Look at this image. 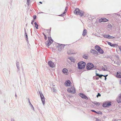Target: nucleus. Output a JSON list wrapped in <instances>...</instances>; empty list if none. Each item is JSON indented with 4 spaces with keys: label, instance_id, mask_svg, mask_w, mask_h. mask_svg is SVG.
<instances>
[{
    "label": "nucleus",
    "instance_id": "obj_1",
    "mask_svg": "<svg viewBox=\"0 0 121 121\" xmlns=\"http://www.w3.org/2000/svg\"><path fill=\"white\" fill-rule=\"evenodd\" d=\"M86 68L88 70H91L92 69H96V67L94 66L93 64L91 63H88L86 65Z\"/></svg>",
    "mask_w": 121,
    "mask_h": 121
},
{
    "label": "nucleus",
    "instance_id": "obj_2",
    "mask_svg": "<svg viewBox=\"0 0 121 121\" xmlns=\"http://www.w3.org/2000/svg\"><path fill=\"white\" fill-rule=\"evenodd\" d=\"M78 69H82L85 68L86 65V63L83 61L79 62L78 64Z\"/></svg>",
    "mask_w": 121,
    "mask_h": 121
},
{
    "label": "nucleus",
    "instance_id": "obj_3",
    "mask_svg": "<svg viewBox=\"0 0 121 121\" xmlns=\"http://www.w3.org/2000/svg\"><path fill=\"white\" fill-rule=\"evenodd\" d=\"M39 91L42 103L44 106L45 104V98L43 94L42 93L41 91Z\"/></svg>",
    "mask_w": 121,
    "mask_h": 121
},
{
    "label": "nucleus",
    "instance_id": "obj_4",
    "mask_svg": "<svg viewBox=\"0 0 121 121\" xmlns=\"http://www.w3.org/2000/svg\"><path fill=\"white\" fill-rule=\"evenodd\" d=\"M111 105V103L110 102H108L104 103L102 105L103 107L106 108L109 107Z\"/></svg>",
    "mask_w": 121,
    "mask_h": 121
},
{
    "label": "nucleus",
    "instance_id": "obj_5",
    "mask_svg": "<svg viewBox=\"0 0 121 121\" xmlns=\"http://www.w3.org/2000/svg\"><path fill=\"white\" fill-rule=\"evenodd\" d=\"M82 98L88 99V98L84 94L82 93H80L78 94Z\"/></svg>",
    "mask_w": 121,
    "mask_h": 121
},
{
    "label": "nucleus",
    "instance_id": "obj_6",
    "mask_svg": "<svg viewBox=\"0 0 121 121\" xmlns=\"http://www.w3.org/2000/svg\"><path fill=\"white\" fill-rule=\"evenodd\" d=\"M48 64L50 67L52 68H53L54 66V63L51 60H50L48 61Z\"/></svg>",
    "mask_w": 121,
    "mask_h": 121
},
{
    "label": "nucleus",
    "instance_id": "obj_7",
    "mask_svg": "<svg viewBox=\"0 0 121 121\" xmlns=\"http://www.w3.org/2000/svg\"><path fill=\"white\" fill-rule=\"evenodd\" d=\"M107 42L108 45L112 47H115L116 46H118L117 44H112L111 43L108 41Z\"/></svg>",
    "mask_w": 121,
    "mask_h": 121
},
{
    "label": "nucleus",
    "instance_id": "obj_8",
    "mask_svg": "<svg viewBox=\"0 0 121 121\" xmlns=\"http://www.w3.org/2000/svg\"><path fill=\"white\" fill-rule=\"evenodd\" d=\"M90 52L93 54H94V55L95 56H97L98 54V52L95 50L94 49H91V50Z\"/></svg>",
    "mask_w": 121,
    "mask_h": 121
},
{
    "label": "nucleus",
    "instance_id": "obj_9",
    "mask_svg": "<svg viewBox=\"0 0 121 121\" xmlns=\"http://www.w3.org/2000/svg\"><path fill=\"white\" fill-rule=\"evenodd\" d=\"M117 101L118 103H121V93L119 95L118 98L117 99Z\"/></svg>",
    "mask_w": 121,
    "mask_h": 121
},
{
    "label": "nucleus",
    "instance_id": "obj_10",
    "mask_svg": "<svg viewBox=\"0 0 121 121\" xmlns=\"http://www.w3.org/2000/svg\"><path fill=\"white\" fill-rule=\"evenodd\" d=\"M71 83L70 81L68 80L67 81H66L65 83V85L66 86H69L70 85V84Z\"/></svg>",
    "mask_w": 121,
    "mask_h": 121
},
{
    "label": "nucleus",
    "instance_id": "obj_11",
    "mask_svg": "<svg viewBox=\"0 0 121 121\" xmlns=\"http://www.w3.org/2000/svg\"><path fill=\"white\" fill-rule=\"evenodd\" d=\"M79 9L78 8H76L74 11V13L76 15H78L80 11Z\"/></svg>",
    "mask_w": 121,
    "mask_h": 121
},
{
    "label": "nucleus",
    "instance_id": "obj_12",
    "mask_svg": "<svg viewBox=\"0 0 121 121\" xmlns=\"http://www.w3.org/2000/svg\"><path fill=\"white\" fill-rule=\"evenodd\" d=\"M62 71L63 73L66 74H67L68 72V69L66 68L63 69L62 70Z\"/></svg>",
    "mask_w": 121,
    "mask_h": 121
},
{
    "label": "nucleus",
    "instance_id": "obj_13",
    "mask_svg": "<svg viewBox=\"0 0 121 121\" xmlns=\"http://www.w3.org/2000/svg\"><path fill=\"white\" fill-rule=\"evenodd\" d=\"M53 42L50 40L47 41L46 43V45L48 46H49Z\"/></svg>",
    "mask_w": 121,
    "mask_h": 121
},
{
    "label": "nucleus",
    "instance_id": "obj_14",
    "mask_svg": "<svg viewBox=\"0 0 121 121\" xmlns=\"http://www.w3.org/2000/svg\"><path fill=\"white\" fill-rule=\"evenodd\" d=\"M58 45L57 47L58 48H60V49H62V48H63L65 45L64 44H60L59 43H57Z\"/></svg>",
    "mask_w": 121,
    "mask_h": 121
},
{
    "label": "nucleus",
    "instance_id": "obj_15",
    "mask_svg": "<svg viewBox=\"0 0 121 121\" xmlns=\"http://www.w3.org/2000/svg\"><path fill=\"white\" fill-rule=\"evenodd\" d=\"M67 53L68 54H74L75 53L73 52V50L70 49L67 51Z\"/></svg>",
    "mask_w": 121,
    "mask_h": 121
},
{
    "label": "nucleus",
    "instance_id": "obj_16",
    "mask_svg": "<svg viewBox=\"0 0 121 121\" xmlns=\"http://www.w3.org/2000/svg\"><path fill=\"white\" fill-rule=\"evenodd\" d=\"M67 91H76L74 88L72 86L70 88H69L67 90Z\"/></svg>",
    "mask_w": 121,
    "mask_h": 121
},
{
    "label": "nucleus",
    "instance_id": "obj_17",
    "mask_svg": "<svg viewBox=\"0 0 121 121\" xmlns=\"http://www.w3.org/2000/svg\"><path fill=\"white\" fill-rule=\"evenodd\" d=\"M117 77L118 78H121V73L118 72L117 73Z\"/></svg>",
    "mask_w": 121,
    "mask_h": 121
},
{
    "label": "nucleus",
    "instance_id": "obj_18",
    "mask_svg": "<svg viewBox=\"0 0 121 121\" xmlns=\"http://www.w3.org/2000/svg\"><path fill=\"white\" fill-rule=\"evenodd\" d=\"M107 68V66L106 65H104L103 66L102 69V70L104 71H105L106 70Z\"/></svg>",
    "mask_w": 121,
    "mask_h": 121
},
{
    "label": "nucleus",
    "instance_id": "obj_19",
    "mask_svg": "<svg viewBox=\"0 0 121 121\" xmlns=\"http://www.w3.org/2000/svg\"><path fill=\"white\" fill-rule=\"evenodd\" d=\"M84 13V12L83 11L80 10L78 15H79L81 17H82Z\"/></svg>",
    "mask_w": 121,
    "mask_h": 121
},
{
    "label": "nucleus",
    "instance_id": "obj_20",
    "mask_svg": "<svg viewBox=\"0 0 121 121\" xmlns=\"http://www.w3.org/2000/svg\"><path fill=\"white\" fill-rule=\"evenodd\" d=\"M98 52L101 54H102L104 53V51L103 50L100 48V49L98 51Z\"/></svg>",
    "mask_w": 121,
    "mask_h": 121
},
{
    "label": "nucleus",
    "instance_id": "obj_21",
    "mask_svg": "<svg viewBox=\"0 0 121 121\" xmlns=\"http://www.w3.org/2000/svg\"><path fill=\"white\" fill-rule=\"evenodd\" d=\"M95 49L98 51L99 49H100V47L98 45H96L95 47Z\"/></svg>",
    "mask_w": 121,
    "mask_h": 121
},
{
    "label": "nucleus",
    "instance_id": "obj_22",
    "mask_svg": "<svg viewBox=\"0 0 121 121\" xmlns=\"http://www.w3.org/2000/svg\"><path fill=\"white\" fill-rule=\"evenodd\" d=\"M88 55L87 54H84L83 55L82 57L86 59H87L88 58Z\"/></svg>",
    "mask_w": 121,
    "mask_h": 121
},
{
    "label": "nucleus",
    "instance_id": "obj_23",
    "mask_svg": "<svg viewBox=\"0 0 121 121\" xmlns=\"http://www.w3.org/2000/svg\"><path fill=\"white\" fill-rule=\"evenodd\" d=\"M25 35L26 37V40L27 41V42L28 43V37L27 35L26 32H25Z\"/></svg>",
    "mask_w": 121,
    "mask_h": 121
},
{
    "label": "nucleus",
    "instance_id": "obj_24",
    "mask_svg": "<svg viewBox=\"0 0 121 121\" xmlns=\"http://www.w3.org/2000/svg\"><path fill=\"white\" fill-rule=\"evenodd\" d=\"M87 32V30L86 29H84L83 31V32L82 35L83 36H84L86 35V33Z\"/></svg>",
    "mask_w": 121,
    "mask_h": 121
},
{
    "label": "nucleus",
    "instance_id": "obj_25",
    "mask_svg": "<svg viewBox=\"0 0 121 121\" xmlns=\"http://www.w3.org/2000/svg\"><path fill=\"white\" fill-rule=\"evenodd\" d=\"M69 59L70 60L71 62H74V58L71 57H70L69 58Z\"/></svg>",
    "mask_w": 121,
    "mask_h": 121
},
{
    "label": "nucleus",
    "instance_id": "obj_26",
    "mask_svg": "<svg viewBox=\"0 0 121 121\" xmlns=\"http://www.w3.org/2000/svg\"><path fill=\"white\" fill-rule=\"evenodd\" d=\"M34 24L35 25V27H36V29H38V27L39 26L36 22H34Z\"/></svg>",
    "mask_w": 121,
    "mask_h": 121
},
{
    "label": "nucleus",
    "instance_id": "obj_27",
    "mask_svg": "<svg viewBox=\"0 0 121 121\" xmlns=\"http://www.w3.org/2000/svg\"><path fill=\"white\" fill-rule=\"evenodd\" d=\"M109 35L105 34L103 35V36L104 38L108 39Z\"/></svg>",
    "mask_w": 121,
    "mask_h": 121
},
{
    "label": "nucleus",
    "instance_id": "obj_28",
    "mask_svg": "<svg viewBox=\"0 0 121 121\" xmlns=\"http://www.w3.org/2000/svg\"><path fill=\"white\" fill-rule=\"evenodd\" d=\"M30 104V105L31 107V109H33V110L34 111H35L34 108L33 106V105L31 104V103L30 102L29 103Z\"/></svg>",
    "mask_w": 121,
    "mask_h": 121
},
{
    "label": "nucleus",
    "instance_id": "obj_29",
    "mask_svg": "<svg viewBox=\"0 0 121 121\" xmlns=\"http://www.w3.org/2000/svg\"><path fill=\"white\" fill-rule=\"evenodd\" d=\"M93 103L95 105H96L98 106H99L100 104V103H99L97 102L96 101H94V102H93Z\"/></svg>",
    "mask_w": 121,
    "mask_h": 121
},
{
    "label": "nucleus",
    "instance_id": "obj_30",
    "mask_svg": "<svg viewBox=\"0 0 121 121\" xmlns=\"http://www.w3.org/2000/svg\"><path fill=\"white\" fill-rule=\"evenodd\" d=\"M108 37V39H113L114 38H115V37L112 36H110V35H109Z\"/></svg>",
    "mask_w": 121,
    "mask_h": 121
},
{
    "label": "nucleus",
    "instance_id": "obj_31",
    "mask_svg": "<svg viewBox=\"0 0 121 121\" xmlns=\"http://www.w3.org/2000/svg\"><path fill=\"white\" fill-rule=\"evenodd\" d=\"M47 30V31L48 32V34L50 36L51 28H50V29H48V30Z\"/></svg>",
    "mask_w": 121,
    "mask_h": 121
},
{
    "label": "nucleus",
    "instance_id": "obj_32",
    "mask_svg": "<svg viewBox=\"0 0 121 121\" xmlns=\"http://www.w3.org/2000/svg\"><path fill=\"white\" fill-rule=\"evenodd\" d=\"M103 21H104L103 18H101L99 20V22H103Z\"/></svg>",
    "mask_w": 121,
    "mask_h": 121
},
{
    "label": "nucleus",
    "instance_id": "obj_33",
    "mask_svg": "<svg viewBox=\"0 0 121 121\" xmlns=\"http://www.w3.org/2000/svg\"><path fill=\"white\" fill-rule=\"evenodd\" d=\"M48 40H50L51 41H53V40L52 39L51 37H48Z\"/></svg>",
    "mask_w": 121,
    "mask_h": 121
},
{
    "label": "nucleus",
    "instance_id": "obj_34",
    "mask_svg": "<svg viewBox=\"0 0 121 121\" xmlns=\"http://www.w3.org/2000/svg\"><path fill=\"white\" fill-rule=\"evenodd\" d=\"M27 0V1L26 4L29 6L30 3V0Z\"/></svg>",
    "mask_w": 121,
    "mask_h": 121
},
{
    "label": "nucleus",
    "instance_id": "obj_35",
    "mask_svg": "<svg viewBox=\"0 0 121 121\" xmlns=\"http://www.w3.org/2000/svg\"><path fill=\"white\" fill-rule=\"evenodd\" d=\"M65 13H65V12H64V13H62V14L60 15H59V16H60L63 17L65 16Z\"/></svg>",
    "mask_w": 121,
    "mask_h": 121
},
{
    "label": "nucleus",
    "instance_id": "obj_36",
    "mask_svg": "<svg viewBox=\"0 0 121 121\" xmlns=\"http://www.w3.org/2000/svg\"><path fill=\"white\" fill-rule=\"evenodd\" d=\"M104 19V20L103 22H106L108 21V20L106 19V18H103Z\"/></svg>",
    "mask_w": 121,
    "mask_h": 121
},
{
    "label": "nucleus",
    "instance_id": "obj_37",
    "mask_svg": "<svg viewBox=\"0 0 121 121\" xmlns=\"http://www.w3.org/2000/svg\"><path fill=\"white\" fill-rule=\"evenodd\" d=\"M68 92L70 93L73 94L76 93V91H68Z\"/></svg>",
    "mask_w": 121,
    "mask_h": 121
},
{
    "label": "nucleus",
    "instance_id": "obj_38",
    "mask_svg": "<svg viewBox=\"0 0 121 121\" xmlns=\"http://www.w3.org/2000/svg\"><path fill=\"white\" fill-rule=\"evenodd\" d=\"M108 28H110L112 27V26L110 24H108Z\"/></svg>",
    "mask_w": 121,
    "mask_h": 121
},
{
    "label": "nucleus",
    "instance_id": "obj_39",
    "mask_svg": "<svg viewBox=\"0 0 121 121\" xmlns=\"http://www.w3.org/2000/svg\"><path fill=\"white\" fill-rule=\"evenodd\" d=\"M96 113L98 114H100L102 115V112L100 111H99L98 112H97V113Z\"/></svg>",
    "mask_w": 121,
    "mask_h": 121
},
{
    "label": "nucleus",
    "instance_id": "obj_40",
    "mask_svg": "<svg viewBox=\"0 0 121 121\" xmlns=\"http://www.w3.org/2000/svg\"><path fill=\"white\" fill-rule=\"evenodd\" d=\"M68 7L67 6H66V7L65 9V10L64 11V12H65V13H66V12H67V10L68 9Z\"/></svg>",
    "mask_w": 121,
    "mask_h": 121
},
{
    "label": "nucleus",
    "instance_id": "obj_41",
    "mask_svg": "<svg viewBox=\"0 0 121 121\" xmlns=\"http://www.w3.org/2000/svg\"><path fill=\"white\" fill-rule=\"evenodd\" d=\"M43 34L44 35V38L46 40L47 39V37L46 36V35L44 34V33H43Z\"/></svg>",
    "mask_w": 121,
    "mask_h": 121
},
{
    "label": "nucleus",
    "instance_id": "obj_42",
    "mask_svg": "<svg viewBox=\"0 0 121 121\" xmlns=\"http://www.w3.org/2000/svg\"><path fill=\"white\" fill-rule=\"evenodd\" d=\"M33 17L34 19H35L36 18V15H35L33 16Z\"/></svg>",
    "mask_w": 121,
    "mask_h": 121
},
{
    "label": "nucleus",
    "instance_id": "obj_43",
    "mask_svg": "<svg viewBox=\"0 0 121 121\" xmlns=\"http://www.w3.org/2000/svg\"><path fill=\"white\" fill-rule=\"evenodd\" d=\"M101 96V94L99 93H98L97 95V97L98 98L99 96Z\"/></svg>",
    "mask_w": 121,
    "mask_h": 121
},
{
    "label": "nucleus",
    "instance_id": "obj_44",
    "mask_svg": "<svg viewBox=\"0 0 121 121\" xmlns=\"http://www.w3.org/2000/svg\"><path fill=\"white\" fill-rule=\"evenodd\" d=\"M103 76H104V75H102V74L99 75V78H101Z\"/></svg>",
    "mask_w": 121,
    "mask_h": 121
},
{
    "label": "nucleus",
    "instance_id": "obj_45",
    "mask_svg": "<svg viewBox=\"0 0 121 121\" xmlns=\"http://www.w3.org/2000/svg\"><path fill=\"white\" fill-rule=\"evenodd\" d=\"M91 111H92V112H94L95 113H97V112H96V111H95V110H91Z\"/></svg>",
    "mask_w": 121,
    "mask_h": 121
},
{
    "label": "nucleus",
    "instance_id": "obj_46",
    "mask_svg": "<svg viewBox=\"0 0 121 121\" xmlns=\"http://www.w3.org/2000/svg\"><path fill=\"white\" fill-rule=\"evenodd\" d=\"M34 20H32V21H31V23L33 25V22H34Z\"/></svg>",
    "mask_w": 121,
    "mask_h": 121
},
{
    "label": "nucleus",
    "instance_id": "obj_47",
    "mask_svg": "<svg viewBox=\"0 0 121 121\" xmlns=\"http://www.w3.org/2000/svg\"><path fill=\"white\" fill-rule=\"evenodd\" d=\"M119 47V49L120 50L121 52V46H118Z\"/></svg>",
    "mask_w": 121,
    "mask_h": 121
},
{
    "label": "nucleus",
    "instance_id": "obj_48",
    "mask_svg": "<svg viewBox=\"0 0 121 121\" xmlns=\"http://www.w3.org/2000/svg\"><path fill=\"white\" fill-rule=\"evenodd\" d=\"M16 65L17 67H18V66H19V63L18 62H17V63H16Z\"/></svg>",
    "mask_w": 121,
    "mask_h": 121
},
{
    "label": "nucleus",
    "instance_id": "obj_49",
    "mask_svg": "<svg viewBox=\"0 0 121 121\" xmlns=\"http://www.w3.org/2000/svg\"><path fill=\"white\" fill-rule=\"evenodd\" d=\"M116 57L117 58V59H119V57L118 56H116Z\"/></svg>",
    "mask_w": 121,
    "mask_h": 121
},
{
    "label": "nucleus",
    "instance_id": "obj_50",
    "mask_svg": "<svg viewBox=\"0 0 121 121\" xmlns=\"http://www.w3.org/2000/svg\"><path fill=\"white\" fill-rule=\"evenodd\" d=\"M96 76H99V74L97 73H96Z\"/></svg>",
    "mask_w": 121,
    "mask_h": 121
},
{
    "label": "nucleus",
    "instance_id": "obj_51",
    "mask_svg": "<svg viewBox=\"0 0 121 121\" xmlns=\"http://www.w3.org/2000/svg\"><path fill=\"white\" fill-rule=\"evenodd\" d=\"M108 75V74L106 75H104V76H104V77H106Z\"/></svg>",
    "mask_w": 121,
    "mask_h": 121
},
{
    "label": "nucleus",
    "instance_id": "obj_52",
    "mask_svg": "<svg viewBox=\"0 0 121 121\" xmlns=\"http://www.w3.org/2000/svg\"><path fill=\"white\" fill-rule=\"evenodd\" d=\"M11 121H16L14 120L13 119H11Z\"/></svg>",
    "mask_w": 121,
    "mask_h": 121
},
{
    "label": "nucleus",
    "instance_id": "obj_53",
    "mask_svg": "<svg viewBox=\"0 0 121 121\" xmlns=\"http://www.w3.org/2000/svg\"><path fill=\"white\" fill-rule=\"evenodd\" d=\"M96 121H100V120L99 119L97 118L96 119Z\"/></svg>",
    "mask_w": 121,
    "mask_h": 121
},
{
    "label": "nucleus",
    "instance_id": "obj_54",
    "mask_svg": "<svg viewBox=\"0 0 121 121\" xmlns=\"http://www.w3.org/2000/svg\"><path fill=\"white\" fill-rule=\"evenodd\" d=\"M27 99L28 100V102L29 103H30V101L29 99V98H28Z\"/></svg>",
    "mask_w": 121,
    "mask_h": 121
},
{
    "label": "nucleus",
    "instance_id": "obj_55",
    "mask_svg": "<svg viewBox=\"0 0 121 121\" xmlns=\"http://www.w3.org/2000/svg\"><path fill=\"white\" fill-rule=\"evenodd\" d=\"M99 79V77H96V79L97 80H98Z\"/></svg>",
    "mask_w": 121,
    "mask_h": 121
},
{
    "label": "nucleus",
    "instance_id": "obj_56",
    "mask_svg": "<svg viewBox=\"0 0 121 121\" xmlns=\"http://www.w3.org/2000/svg\"><path fill=\"white\" fill-rule=\"evenodd\" d=\"M24 31H25V32H26V29H25V28H24Z\"/></svg>",
    "mask_w": 121,
    "mask_h": 121
},
{
    "label": "nucleus",
    "instance_id": "obj_57",
    "mask_svg": "<svg viewBox=\"0 0 121 121\" xmlns=\"http://www.w3.org/2000/svg\"><path fill=\"white\" fill-rule=\"evenodd\" d=\"M17 67V69H19V66H18V67Z\"/></svg>",
    "mask_w": 121,
    "mask_h": 121
},
{
    "label": "nucleus",
    "instance_id": "obj_58",
    "mask_svg": "<svg viewBox=\"0 0 121 121\" xmlns=\"http://www.w3.org/2000/svg\"><path fill=\"white\" fill-rule=\"evenodd\" d=\"M39 3H40V4H42V2H41V1L39 2Z\"/></svg>",
    "mask_w": 121,
    "mask_h": 121
},
{
    "label": "nucleus",
    "instance_id": "obj_59",
    "mask_svg": "<svg viewBox=\"0 0 121 121\" xmlns=\"http://www.w3.org/2000/svg\"><path fill=\"white\" fill-rule=\"evenodd\" d=\"M107 78L106 77H105L104 79V80H106Z\"/></svg>",
    "mask_w": 121,
    "mask_h": 121
},
{
    "label": "nucleus",
    "instance_id": "obj_60",
    "mask_svg": "<svg viewBox=\"0 0 121 121\" xmlns=\"http://www.w3.org/2000/svg\"><path fill=\"white\" fill-rule=\"evenodd\" d=\"M16 92L15 93V96L16 97L17 96V95H16Z\"/></svg>",
    "mask_w": 121,
    "mask_h": 121
},
{
    "label": "nucleus",
    "instance_id": "obj_61",
    "mask_svg": "<svg viewBox=\"0 0 121 121\" xmlns=\"http://www.w3.org/2000/svg\"><path fill=\"white\" fill-rule=\"evenodd\" d=\"M97 71L96 70L95 71V72H96H96H97Z\"/></svg>",
    "mask_w": 121,
    "mask_h": 121
},
{
    "label": "nucleus",
    "instance_id": "obj_62",
    "mask_svg": "<svg viewBox=\"0 0 121 121\" xmlns=\"http://www.w3.org/2000/svg\"><path fill=\"white\" fill-rule=\"evenodd\" d=\"M30 31H31V33H32V32H31V29L30 30Z\"/></svg>",
    "mask_w": 121,
    "mask_h": 121
},
{
    "label": "nucleus",
    "instance_id": "obj_63",
    "mask_svg": "<svg viewBox=\"0 0 121 121\" xmlns=\"http://www.w3.org/2000/svg\"><path fill=\"white\" fill-rule=\"evenodd\" d=\"M54 91V92H56V91Z\"/></svg>",
    "mask_w": 121,
    "mask_h": 121
},
{
    "label": "nucleus",
    "instance_id": "obj_64",
    "mask_svg": "<svg viewBox=\"0 0 121 121\" xmlns=\"http://www.w3.org/2000/svg\"><path fill=\"white\" fill-rule=\"evenodd\" d=\"M41 13H43L42 12Z\"/></svg>",
    "mask_w": 121,
    "mask_h": 121
}]
</instances>
